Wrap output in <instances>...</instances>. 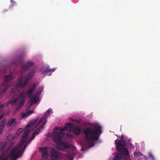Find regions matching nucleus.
<instances>
[{
	"label": "nucleus",
	"mask_w": 160,
	"mask_h": 160,
	"mask_svg": "<svg viewBox=\"0 0 160 160\" xmlns=\"http://www.w3.org/2000/svg\"><path fill=\"white\" fill-rule=\"evenodd\" d=\"M52 110L50 109H49L48 110V111L46 112L45 114L43 115V116L45 115L46 116L47 118H45L46 120V118H47L48 116L49 115V113L52 111Z\"/></svg>",
	"instance_id": "393cba45"
},
{
	"label": "nucleus",
	"mask_w": 160,
	"mask_h": 160,
	"mask_svg": "<svg viewBox=\"0 0 160 160\" xmlns=\"http://www.w3.org/2000/svg\"><path fill=\"white\" fill-rule=\"evenodd\" d=\"M18 100V99H14L13 100H8L4 104H0V109L2 107H7L10 104L11 105H13Z\"/></svg>",
	"instance_id": "9b49d317"
},
{
	"label": "nucleus",
	"mask_w": 160,
	"mask_h": 160,
	"mask_svg": "<svg viewBox=\"0 0 160 160\" xmlns=\"http://www.w3.org/2000/svg\"><path fill=\"white\" fill-rule=\"evenodd\" d=\"M134 154L135 157L139 156L142 155V154L140 152H134Z\"/></svg>",
	"instance_id": "c756f323"
},
{
	"label": "nucleus",
	"mask_w": 160,
	"mask_h": 160,
	"mask_svg": "<svg viewBox=\"0 0 160 160\" xmlns=\"http://www.w3.org/2000/svg\"><path fill=\"white\" fill-rule=\"evenodd\" d=\"M34 63L32 61H28L25 64L22 66V68L23 71H25L28 70L30 68L34 65Z\"/></svg>",
	"instance_id": "4468645a"
},
{
	"label": "nucleus",
	"mask_w": 160,
	"mask_h": 160,
	"mask_svg": "<svg viewBox=\"0 0 160 160\" xmlns=\"http://www.w3.org/2000/svg\"><path fill=\"white\" fill-rule=\"evenodd\" d=\"M11 2L13 4H15V2L13 0H11Z\"/></svg>",
	"instance_id": "72a5a7b5"
},
{
	"label": "nucleus",
	"mask_w": 160,
	"mask_h": 160,
	"mask_svg": "<svg viewBox=\"0 0 160 160\" xmlns=\"http://www.w3.org/2000/svg\"><path fill=\"white\" fill-rule=\"evenodd\" d=\"M30 141V140H29V139L28 140V142H27V143H27V144H28V143Z\"/></svg>",
	"instance_id": "c9c22d12"
},
{
	"label": "nucleus",
	"mask_w": 160,
	"mask_h": 160,
	"mask_svg": "<svg viewBox=\"0 0 160 160\" xmlns=\"http://www.w3.org/2000/svg\"><path fill=\"white\" fill-rule=\"evenodd\" d=\"M100 126L98 129H93L90 128H85L83 130V133L85 135V142L90 148L94 145V142L97 140L99 137Z\"/></svg>",
	"instance_id": "f03ea898"
},
{
	"label": "nucleus",
	"mask_w": 160,
	"mask_h": 160,
	"mask_svg": "<svg viewBox=\"0 0 160 160\" xmlns=\"http://www.w3.org/2000/svg\"><path fill=\"white\" fill-rule=\"evenodd\" d=\"M69 120L72 122H75L77 123H81L82 120V119L77 120L73 119L71 118H69Z\"/></svg>",
	"instance_id": "4be33fe9"
},
{
	"label": "nucleus",
	"mask_w": 160,
	"mask_h": 160,
	"mask_svg": "<svg viewBox=\"0 0 160 160\" xmlns=\"http://www.w3.org/2000/svg\"><path fill=\"white\" fill-rule=\"evenodd\" d=\"M149 158L152 160H154V158L152 154L151 153H149Z\"/></svg>",
	"instance_id": "cd10ccee"
},
{
	"label": "nucleus",
	"mask_w": 160,
	"mask_h": 160,
	"mask_svg": "<svg viewBox=\"0 0 160 160\" xmlns=\"http://www.w3.org/2000/svg\"><path fill=\"white\" fill-rule=\"evenodd\" d=\"M2 115H1L0 116V120H1V119H2Z\"/></svg>",
	"instance_id": "f704fd0d"
},
{
	"label": "nucleus",
	"mask_w": 160,
	"mask_h": 160,
	"mask_svg": "<svg viewBox=\"0 0 160 160\" xmlns=\"http://www.w3.org/2000/svg\"><path fill=\"white\" fill-rule=\"evenodd\" d=\"M5 126V121L4 120L2 121V123L0 126V134H1L2 132V131L3 128Z\"/></svg>",
	"instance_id": "5701e85b"
},
{
	"label": "nucleus",
	"mask_w": 160,
	"mask_h": 160,
	"mask_svg": "<svg viewBox=\"0 0 160 160\" xmlns=\"http://www.w3.org/2000/svg\"><path fill=\"white\" fill-rule=\"evenodd\" d=\"M12 74L6 76L4 79V82L2 83V86L4 88L1 90V92L5 93L11 85L10 82L12 79Z\"/></svg>",
	"instance_id": "0eeeda50"
},
{
	"label": "nucleus",
	"mask_w": 160,
	"mask_h": 160,
	"mask_svg": "<svg viewBox=\"0 0 160 160\" xmlns=\"http://www.w3.org/2000/svg\"><path fill=\"white\" fill-rule=\"evenodd\" d=\"M35 72L34 70H32L27 74L25 77L22 78L21 76H19L16 84V89L22 88L26 86L27 83L33 77Z\"/></svg>",
	"instance_id": "7ed1b4c3"
},
{
	"label": "nucleus",
	"mask_w": 160,
	"mask_h": 160,
	"mask_svg": "<svg viewBox=\"0 0 160 160\" xmlns=\"http://www.w3.org/2000/svg\"><path fill=\"white\" fill-rule=\"evenodd\" d=\"M38 120V117L31 121L25 126L26 130L24 132L21 140L18 142V146L14 148L9 153V156L12 157L13 160H16L22 156L27 147L26 141L29 137L30 128H32Z\"/></svg>",
	"instance_id": "f257e3e1"
},
{
	"label": "nucleus",
	"mask_w": 160,
	"mask_h": 160,
	"mask_svg": "<svg viewBox=\"0 0 160 160\" xmlns=\"http://www.w3.org/2000/svg\"><path fill=\"white\" fill-rule=\"evenodd\" d=\"M35 135H34L33 133L31 136V137L29 138V140H30V141H31L35 137Z\"/></svg>",
	"instance_id": "c85d7f7f"
},
{
	"label": "nucleus",
	"mask_w": 160,
	"mask_h": 160,
	"mask_svg": "<svg viewBox=\"0 0 160 160\" xmlns=\"http://www.w3.org/2000/svg\"><path fill=\"white\" fill-rule=\"evenodd\" d=\"M67 125L68 126L70 129L72 130L75 134L78 135L80 134L81 130L79 127H75L73 124L70 123H67Z\"/></svg>",
	"instance_id": "9d476101"
},
{
	"label": "nucleus",
	"mask_w": 160,
	"mask_h": 160,
	"mask_svg": "<svg viewBox=\"0 0 160 160\" xmlns=\"http://www.w3.org/2000/svg\"><path fill=\"white\" fill-rule=\"evenodd\" d=\"M50 158L52 160H56L59 157V154L57 151L53 149L50 152Z\"/></svg>",
	"instance_id": "ddd939ff"
},
{
	"label": "nucleus",
	"mask_w": 160,
	"mask_h": 160,
	"mask_svg": "<svg viewBox=\"0 0 160 160\" xmlns=\"http://www.w3.org/2000/svg\"><path fill=\"white\" fill-rule=\"evenodd\" d=\"M33 113V112L32 110H29L26 112L25 113H22L21 114L22 118H25L26 117H27L29 115Z\"/></svg>",
	"instance_id": "a211bd4d"
},
{
	"label": "nucleus",
	"mask_w": 160,
	"mask_h": 160,
	"mask_svg": "<svg viewBox=\"0 0 160 160\" xmlns=\"http://www.w3.org/2000/svg\"><path fill=\"white\" fill-rule=\"evenodd\" d=\"M8 157L12 158L9 156V154L8 156V152H4L0 156V160H7Z\"/></svg>",
	"instance_id": "f3484780"
},
{
	"label": "nucleus",
	"mask_w": 160,
	"mask_h": 160,
	"mask_svg": "<svg viewBox=\"0 0 160 160\" xmlns=\"http://www.w3.org/2000/svg\"><path fill=\"white\" fill-rule=\"evenodd\" d=\"M113 160H127V159L124 156L118 153L114 156Z\"/></svg>",
	"instance_id": "dca6fc26"
},
{
	"label": "nucleus",
	"mask_w": 160,
	"mask_h": 160,
	"mask_svg": "<svg viewBox=\"0 0 160 160\" xmlns=\"http://www.w3.org/2000/svg\"><path fill=\"white\" fill-rule=\"evenodd\" d=\"M43 89V88H40L39 89V91H40V92L41 93V92H42V90Z\"/></svg>",
	"instance_id": "473e14b6"
},
{
	"label": "nucleus",
	"mask_w": 160,
	"mask_h": 160,
	"mask_svg": "<svg viewBox=\"0 0 160 160\" xmlns=\"http://www.w3.org/2000/svg\"><path fill=\"white\" fill-rule=\"evenodd\" d=\"M35 72L34 70H32L27 74L25 77L22 78L21 76H19L16 84V89L22 88L26 86L27 83L33 77Z\"/></svg>",
	"instance_id": "20e7f679"
},
{
	"label": "nucleus",
	"mask_w": 160,
	"mask_h": 160,
	"mask_svg": "<svg viewBox=\"0 0 160 160\" xmlns=\"http://www.w3.org/2000/svg\"><path fill=\"white\" fill-rule=\"evenodd\" d=\"M46 118H47V117L45 115L43 116L42 118L39 120L38 122L36 125L35 127H37L40 124H41V125L37 130L33 132V133L34 135H36L38 134L41 130L43 129L44 126L45 125L47 122L45 119Z\"/></svg>",
	"instance_id": "6e6552de"
},
{
	"label": "nucleus",
	"mask_w": 160,
	"mask_h": 160,
	"mask_svg": "<svg viewBox=\"0 0 160 160\" xmlns=\"http://www.w3.org/2000/svg\"><path fill=\"white\" fill-rule=\"evenodd\" d=\"M64 136L63 133L60 132L56 134L53 138V141L57 144L56 148L59 150H64L69 147L67 142L61 141Z\"/></svg>",
	"instance_id": "39448f33"
},
{
	"label": "nucleus",
	"mask_w": 160,
	"mask_h": 160,
	"mask_svg": "<svg viewBox=\"0 0 160 160\" xmlns=\"http://www.w3.org/2000/svg\"><path fill=\"white\" fill-rule=\"evenodd\" d=\"M66 126L64 127L63 128H62L60 129L61 132H61L64 131L65 130H67L68 129V128H69L68 126L67 125V123L66 124Z\"/></svg>",
	"instance_id": "b1692460"
},
{
	"label": "nucleus",
	"mask_w": 160,
	"mask_h": 160,
	"mask_svg": "<svg viewBox=\"0 0 160 160\" xmlns=\"http://www.w3.org/2000/svg\"><path fill=\"white\" fill-rule=\"evenodd\" d=\"M37 86L36 83H34L27 91L26 93L27 95L29 98H31L33 92L35 90Z\"/></svg>",
	"instance_id": "f8f14e48"
},
{
	"label": "nucleus",
	"mask_w": 160,
	"mask_h": 160,
	"mask_svg": "<svg viewBox=\"0 0 160 160\" xmlns=\"http://www.w3.org/2000/svg\"><path fill=\"white\" fill-rule=\"evenodd\" d=\"M20 98H17V99H18V100L16 102L15 104H16L18 102H19V103L18 105H17L16 108V111H18L22 107L23 105V104L24 102V96L23 94V93H22L20 95Z\"/></svg>",
	"instance_id": "1a4fd4ad"
},
{
	"label": "nucleus",
	"mask_w": 160,
	"mask_h": 160,
	"mask_svg": "<svg viewBox=\"0 0 160 160\" xmlns=\"http://www.w3.org/2000/svg\"><path fill=\"white\" fill-rule=\"evenodd\" d=\"M33 105V104L32 102H31L29 101V103L27 105L28 109H29Z\"/></svg>",
	"instance_id": "bb28decb"
},
{
	"label": "nucleus",
	"mask_w": 160,
	"mask_h": 160,
	"mask_svg": "<svg viewBox=\"0 0 160 160\" xmlns=\"http://www.w3.org/2000/svg\"><path fill=\"white\" fill-rule=\"evenodd\" d=\"M39 150L42 152L41 155L42 158H46L48 154L47 148L40 147L39 148Z\"/></svg>",
	"instance_id": "2eb2a0df"
},
{
	"label": "nucleus",
	"mask_w": 160,
	"mask_h": 160,
	"mask_svg": "<svg viewBox=\"0 0 160 160\" xmlns=\"http://www.w3.org/2000/svg\"><path fill=\"white\" fill-rule=\"evenodd\" d=\"M39 98L38 96H35L34 95L29 101L31 102H32L33 104L36 103L38 101Z\"/></svg>",
	"instance_id": "aec40b11"
},
{
	"label": "nucleus",
	"mask_w": 160,
	"mask_h": 160,
	"mask_svg": "<svg viewBox=\"0 0 160 160\" xmlns=\"http://www.w3.org/2000/svg\"><path fill=\"white\" fill-rule=\"evenodd\" d=\"M115 143L116 145V148L118 150L126 156L129 155V153L127 149L125 148V143L122 140H121L119 141L116 140L115 141Z\"/></svg>",
	"instance_id": "423d86ee"
},
{
	"label": "nucleus",
	"mask_w": 160,
	"mask_h": 160,
	"mask_svg": "<svg viewBox=\"0 0 160 160\" xmlns=\"http://www.w3.org/2000/svg\"><path fill=\"white\" fill-rule=\"evenodd\" d=\"M15 122V119L14 118H12L9 119L7 124V127H9L12 126Z\"/></svg>",
	"instance_id": "6ab92c4d"
},
{
	"label": "nucleus",
	"mask_w": 160,
	"mask_h": 160,
	"mask_svg": "<svg viewBox=\"0 0 160 160\" xmlns=\"http://www.w3.org/2000/svg\"><path fill=\"white\" fill-rule=\"evenodd\" d=\"M143 157H144V158H145V159H147V158H146V157H145L144 156H143Z\"/></svg>",
	"instance_id": "e433bc0d"
},
{
	"label": "nucleus",
	"mask_w": 160,
	"mask_h": 160,
	"mask_svg": "<svg viewBox=\"0 0 160 160\" xmlns=\"http://www.w3.org/2000/svg\"><path fill=\"white\" fill-rule=\"evenodd\" d=\"M55 71L54 69H51L49 67H46L45 68H44L43 69V72L45 73H47L51 71L54 72Z\"/></svg>",
	"instance_id": "412c9836"
},
{
	"label": "nucleus",
	"mask_w": 160,
	"mask_h": 160,
	"mask_svg": "<svg viewBox=\"0 0 160 160\" xmlns=\"http://www.w3.org/2000/svg\"><path fill=\"white\" fill-rule=\"evenodd\" d=\"M67 157L70 160H73V157L72 155L68 154L67 155Z\"/></svg>",
	"instance_id": "a878e982"
},
{
	"label": "nucleus",
	"mask_w": 160,
	"mask_h": 160,
	"mask_svg": "<svg viewBox=\"0 0 160 160\" xmlns=\"http://www.w3.org/2000/svg\"><path fill=\"white\" fill-rule=\"evenodd\" d=\"M41 92H40L39 91H38L37 94L35 95V96H38H38L40 95Z\"/></svg>",
	"instance_id": "7c9ffc66"
},
{
	"label": "nucleus",
	"mask_w": 160,
	"mask_h": 160,
	"mask_svg": "<svg viewBox=\"0 0 160 160\" xmlns=\"http://www.w3.org/2000/svg\"><path fill=\"white\" fill-rule=\"evenodd\" d=\"M43 89V88H40L39 89V91H40V92L41 93V92H42V90Z\"/></svg>",
	"instance_id": "2f4dec72"
}]
</instances>
